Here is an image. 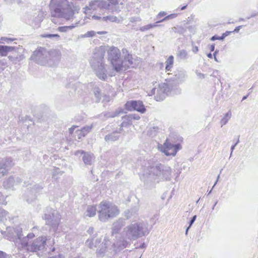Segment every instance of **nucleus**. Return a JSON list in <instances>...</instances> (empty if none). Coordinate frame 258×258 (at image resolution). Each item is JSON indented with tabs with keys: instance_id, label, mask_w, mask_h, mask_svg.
Masks as SVG:
<instances>
[{
	"instance_id": "nucleus-1",
	"label": "nucleus",
	"mask_w": 258,
	"mask_h": 258,
	"mask_svg": "<svg viewBox=\"0 0 258 258\" xmlns=\"http://www.w3.org/2000/svg\"><path fill=\"white\" fill-rule=\"evenodd\" d=\"M49 8L52 17L67 20L73 19L75 13H78L80 10L78 6H72L67 0H51Z\"/></svg>"
},
{
	"instance_id": "nucleus-2",
	"label": "nucleus",
	"mask_w": 258,
	"mask_h": 258,
	"mask_svg": "<svg viewBox=\"0 0 258 258\" xmlns=\"http://www.w3.org/2000/svg\"><path fill=\"white\" fill-rule=\"evenodd\" d=\"M105 53L104 47L95 48L90 61L91 68L96 76L103 81H105L107 78V71L104 62Z\"/></svg>"
},
{
	"instance_id": "nucleus-3",
	"label": "nucleus",
	"mask_w": 258,
	"mask_h": 258,
	"mask_svg": "<svg viewBox=\"0 0 258 258\" xmlns=\"http://www.w3.org/2000/svg\"><path fill=\"white\" fill-rule=\"evenodd\" d=\"M149 233L148 224L143 221L132 223L123 230V235L125 238L130 240H135Z\"/></svg>"
},
{
	"instance_id": "nucleus-4",
	"label": "nucleus",
	"mask_w": 258,
	"mask_h": 258,
	"mask_svg": "<svg viewBox=\"0 0 258 258\" xmlns=\"http://www.w3.org/2000/svg\"><path fill=\"white\" fill-rule=\"evenodd\" d=\"M171 172L172 169L169 166L161 163H153L147 168L150 177L157 182L170 180Z\"/></svg>"
},
{
	"instance_id": "nucleus-5",
	"label": "nucleus",
	"mask_w": 258,
	"mask_h": 258,
	"mask_svg": "<svg viewBox=\"0 0 258 258\" xmlns=\"http://www.w3.org/2000/svg\"><path fill=\"white\" fill-rule=\"evenodd\" d=\"M119 213L117 207L108 201H102L99 205L98 218L102 222H107L117 216Z\"/></svg>"
},
{
	"instance_id": "nucleus-6",
	"label": "nucleus",
	"mask_w": 258,
	"mask_h": 258,
	"mask_svg": "<svg viewBox=\"0 0 258 258\" xmlns=\"http://www.w3.org/2000/svg\"><path fill=\"white\" fill-rule=\"evenodd\" d=\"M108 59L114 70L117 72L121 71V53L119 49L116 47H111L108 51Z\"/></svg>"
},
{
	"instance_id": "nucleus-7",
	"label": "nucleus",
	"mask_w": 258,
	"mask_h": 258,
	"mask_svg": "<svg viewBox=\"0 0 258 258\" xmlns=\"http://www.w3.org/2000/svg\"><path fill=\"white\" fill-rule=\"evenodd\" d=\"M86 245L91 249L97 248L96 253L98 256H103L106 250V243L104 240L102 242L101 238L95 236V235L91 236L85 242Z\"/></svg>"
},
{
	"instance_id": "nucleus-8",
	"label": "nucleus",
	"mask_w": 258,
	"mask_h": 258,
	"mask_svg": "<svg viewBox=\"0 0 258 258\" xmlns=\"http://www.w3.org/2000/svg\"><path fill=\"white\" fill-rule=\"evenodd\" d=\"M49 52L43 47H39L34 51L31 56V59L41 65L48 63Z\"/></svg>"
},
{
	"instance_id": "nucleus-9",
	"label": "nucleus",
	"mask_w": 258,
	"mask_h": 258,
	"mask_svg": "<svg viewBox=\"0 0 258 258\" xmlns=\"http://www.w3.org/2000/svg\"><path fill=\"white\" fill-rule=\"evenodd\" d=\"M1 232L4 238L16 243L18 239H20V234L22 233V228L19 226L15 227H8L6 231L1 230Z\"/></svg>"
},
{
	"instance_id": "nucleus-10",
	"label": "nucleus",
	"mask_w": 258,
	"mask_h": 258,
	"mask_svg": "<svg viewBox=\"0 0 258 258\" xmlns=\"http://www.w3.org/2000/svg\"><path fill=\"white\" fill-rule=\"evenodd\" d=\"M181 148L180 144H173L167 139L163 145L158 146V149L166 156H174L177 152Z\"/></svg>"
},
{
	"instance_id": "nucleus-11",
	"label": "nucleus",
	"mask_w": 258,
	"mask_h": 258,
	"mask_svg": "<svg viewBox=\"0 0 258 258\" xmlns=\"http://www.w3.org/2000/svg\"><path fill=\"white\" fill-rule=\"evenodd\" d=\"M44 219L46 224L50 226L54 232L57 230L60 220V215L57 212L52 210L51 213L45 214Z\"/></svg>"
},
{
	"instance_id": "nucleus-12",
	"label": "nucleus",
	"mask_w": 258,
	"mask_h": 258,
	"mask_svg": "<svg viewBox=\"0 0 258 258\" xmlns=\"http://www.w3.org/2000/svg\"><path fill=\"white\" fill-rule=\"evenodd\" d=\"M125 108L129 111L136 110L142 113L145 112L146 109L142 101L140 100H131L125 104Z\"/></svg>"
},
{
	"instance_id": "nucleus-13",
	"label": "nucleus",
	"mask_w": 258,
	"mask_h": 258,
	"mask_svg": "<svg viewBox=\"0 0 258 258\" xmlns=\"http://www.w3.org/2000/svg\"><path fill=\"white\" fill-rule=\"evenodd\" d=\"M46 240L45 237H39L28 246V250L37 251L44 249L46 245Z\"/></svg>"
},
{
	"instance_id": "nucleus-14",
	"label": "nucleus",
	"mask_w": 258,
	"mask_h": 258,
	"mask_svg": "<svg viewBox=\"0 0 258 258\" xmlns=\"http://www.w3.org/2000/svg\"><path fill=\"white\" fill-rule=\"evenodd\" d=\"M172 89L170 84L162 83L159 85L157 94L155 96L157 101L163 100L166 95Z\"/></svg>"
},
{
	"instance_id": "nucleus-15",
	"label": "nucleus",
	"mask_w": 258,
	"mask_h": 258,
	"mask_svg": "<svg viewBox=\"0 0 258 258\" xmlns=\"http://www.w3.org/2000/svg\"><path fill=\"white\" fill-rule=\"evenodd\" d=\"M14 165V163L11 158L2 159L0 160V177L4 176Z\"/></svg>"
},
{
	"instance_id": "nucleus-16",
	"label": "nucleus",
	"mask_w": 258,
	"mask_h": 258,
	"mask_svg": "<svg viewBox=\"0 0 258 258\" xmlns=\"http://www.w3.org/2000/svg\"><path fill=\"white\" fill-rule=\"evenodd\" d=\"M30 188V190H29V188H28L25 197L26 201L29 203H31L36 199V194L42 189V187L38 184H34Z\"/></svg>"
},
{
	"instance_id": "nucleus-17",
	"label": "nucleus",
	"mask_w": 258,
	"mask_h": 258,
	"mask_svg": "<svg viewBox=\"0 0 258 258\" xmlns=\"http://www.w3.org/2000/svg\"><path fill=\"white\" fill-rule=\"evenodd\" d=\"M79 154L82 155V160L86 165H91L94 162L95 157L93 153L87 152L84 150H78L75 152V155L78 156Z\"/></svg>"
},
{
	"instance_id": "nucleus-18",
	"label": "nucleus",
	"mask_w": 258,
	"mask_h": 258,
	"mask_svg": "<svg viewBox=\"0 0 258 258\" xmlns=\"http://www.w3.org/2000/svg\"><path fill=\"white\" fill-rule=\"evenodd\" d=\"M87 8L93 10H96L98 9L109 10V4H107V2L104 1L94 0L89 3Z\"/></svg>"
},
{
	"instance_id": "nucleus-19",
	"label": "nucleus",
	"mask_w": 258,
	"mask_h": 258,
	"mask_svg": "<svg viewBox=\"0 0 258 258\" xmlns=\"http://www.w3.org/2000/svg\"><path fill=\"white\" fill-rule=\"evenodd\" d=\"M12 52V54L8 56V58L13 63H17L25 58L24 55L19 51V48L14 47V50Z\"/></svg>"
},
{
	"instance_id": "nucleus-20",
	"label": "nucleus",
	"mask_w": 258,
	"mask_h": 258,
	"mask_svg": "<svg viewBox=\"0 0 258 258\" xmlns=\"http://www.w3.org/2000/svg\"><path fill=\"white\" fill-rule=\"evenodd\" d=\"M187 77L186 72L182 68L177 69L175 72L173 81H176L177 83H181L185 81Z\"/></svg>"
},
{
	"instance_id": "nucleus-21",
	"label": "nucleus",
	"mask_w": 258,
	"mask_h": 258,
	"mask_svg": "<svg viewBox=\"0 0 258 258\" xmlns=\"http://www.w3.org/2000/svg\"><path fill=\"white\" fill-rule=\"evenodd\" d=\"M49 52V56L48 57V65H52L57 62L60 58V52L57 50H51Z\"/></svg>"
},
{
	"instance_id": "nucleus-22",
	"label": "nucleus",
	"mask_w": 258,
	"mask_h": 258,
	"mask_svg": "<svg viewBox=\"0 0 258 258\" xmlns=\"http://www.w3.org/2000/svg\"><path fill=\"white\" fill-rule=\"evenodd\" d=\"M125 220L121 218L114 221L112 224L111 228L112 234L118 233L122 228L125 226Z\"/></svg>"
},
{
	"instance_id": "nucleus-23",
	"label": "nucleus",
	"mask_w": 258,
	"mask_h": 258,
	"mask_svg": "<svg viewBox=\"0 0 258 258\" xmlns=\"http://www.w3.org/2000/svg\"><path fill=\"white\" fill-rule=\"evenodd\" d=\"M21 182V179L19 177H16V179L13 176H10L6 179L3 182V186L5 188H11L17 184L20 183Z\"/></svg>"
},
{
	"instance_id": "nucleus-24",
	"label": "nucleus",
	"mask_w": 258,
	"mask_h": 258,
	"mask_svg": "<svg viewBox=\"0 0 258 258\" xmlns=\"http://www.w3.org/2000/svg\"><path fill=\"white\" fill-rule=\"evenodd\" d=\"M121 71L125 70L126 68L133 64V60L131 54L124 55L123 60L121 59Z\"/></svg>"
},
{
	"instance_id": "nucleus-25",
	"label": "nucleus",
	"mask_w": 258,
	"mask_h": 258,
	"mask_svg": "<svg viewBox=\"0 0 258 258\" xmlns=\"http://www.w3.org/2000/svg\"><path fill=\"white\" fill-rule=\"evenodd\" d=\"M120 129L118 131H115L112 133L106 135L104 137V140L106 142H114L118 140L119 138V135L118 134L121 133Z\"/></svg>"
},
{
	"instance_id": "nucleus-26",
	"label": "nucleus",
	"mask_w": 258,
	"mask_h": 258,
	"mask_svg": "<svg viewBox=\"0 0 258 258\" xmlns=\"http://www.w3.org/2000/svg\"><path fill=\"white\" fill-rule=\"evenodd\" d=\"M14 50V47L6 45H0V55L2 56H7L8 52Z\"/></svg>"
},
{
	"instance_id": "nucleus-27",
	"label": "nucleus",
	"mask_w": 258,
	"mask_h": 258,
	"mask_svg": "<svg viewBox=\"0 0 258 258\" xmlns=\"http://www.w3.org/2000/svg\"><path fill=\"white\" fill-rule=\"evenodd\" d=\"M122 118L123 119V121L122 122L120 125V131H122L123 130V127H127L132 124V120L128 117L127 115L123 116Z\"/></svg>"
},
{
	"instance_id": "nucleus-28",
	"label": "nucleus",
	"mask_w": 258,
	"mask_h": 258,
	"mask_svg": "<svg viewBox=\"0 0 258 258\" xmlns=\"http://www.w3.org/2000/svg\"><path fill=\"white\" fill-rule=\"evenodd\" d=\"M123 112V109L121 108H118L117 109H116L114 111L106 113L104 114V116H106L107 117H114L118 116L120 114L122 113Z\"/></svg>"
},
{
	"instance_id": "nucleus-29",
	"label": "nucleus",
	"mask_w": 258,
	"mask_h": 258,
	"mask_svg": "<svg viewBox=\"0 0 258 258\" xmlns=\"http://www.w3.org/2000/svg\"><path fill=\"white\" fill-rule=\"evenodd\" d=\"M23 234L22 233L20 234V239H18V242L16 244H21L22 245V247H26L28 249V246L30 245L28 243V240L26 237H22Z\"/></svg>"
},
{
	"instance_id": "nucleus-30",
	"label": "nucleus",
	"mask_w": 258,
	"mask_h": 258,
	"mask_svg": "<svg viewBox=\"0 0 258 258\" xmlns=\"http://www.w3.org/2000/svg\"><path fill=\"white\" fill-rule=\"evenodd\" d=\"M186 29L181 26H176L171 28L170 32V33H178L179 34H183L186 32Z\"/></svg>"
},
{
	"instance_id": "nucleus-31",
	"label": "nucleus",
	"mask_w": 258,
	"mask_h": 258,
	"mask_svg": "<svg viewBox=\"0 0 258 258\" xmlns=\"http://www.w3.org/2000/svg\"><path fill=\"white\" fill-rule=\"evenodd\" d=\"M96 208L93 206H88L85 213L86 216L93 217L96 215Z\"/></svg>"
},
{
	"instance_id": "nucleus-32",
	"label": "nucleus",
	"mask_w": 258,
	"mask_h": 258,
	"mask_svg": "<svg viewBox=\"0 0 258 258\" xmlns=\"http://www.w3.org/2000/svg\"><path fill=\"white\" fill-rule=\"evenodd\" d=\"M231 116L232 113L230 111H229L225 114L224 116L221 119L220 121L221 127L225 125L228 122L229 120L231 118Z\"/></svg>"
},
{
	"instance_id": "nucleus-33",
	"label": "nucleus",
	"mask_w": 258,
	"mask_h": 258,
	"mask_svg": "<svg viewBox=\"0 0 258 258\" xmlns=\"http://www.w3.org/2000/svg\"><path fill=\"white\" fill-rule=\"evenodd\" d=\"M93 93L95 97V102L98 103L101 99V94L100 89L98 87H95L93 88Z\"/></svg>"
},
{
	"instance_id": "nucleus-34",
	"label": "nucleus",
	"mask_w": 258,
	"mask_h": 258,
	"mask_svg": "<svg viewBox=\"0 0 258 258\" xmlns=\"http://www.w3.org/2000/svg\"><path fill=\"white\" fill-rule=\"evenodd\" d=\"M102 21H110L112 22H117L119 23L120 21L117 19V18L113 15H109L106 17H103L102 18Z\"/></svg>"
},
{
	"instance_id": "nucleus-35",
	"label": "nucleus",
	"mask_w": 258,
	"mask_h": 258,
	"mask_svg": "<svg viewBox=\"0 0 258 258\" xmlns=\"http://www.w3.org/2000/svg\"><path fill=\"white\" fill-rule=\"evenodd\" d=\"M173 56L172 55L170 56L166 61V67L165 69L166 71H169L171 68L173 63Z\"/></svg>"
},
{
	"instance_id": "nucleus-36",
	"label": "nucleus",
	"mask_w": 258,
	"mask_h": 258,
	"mask_svg": "<svg viewBox=\"0 0 258 258\" xmlns=\"http://www.w3.org/2000/svg\"><path fill=\"white\" fill-rule=\"evenodd\" d=\"M92 126H87L82 128L81 130H78L77 132H80L81 136L85 137L87 134L92 130Z\"/></svg>"
},
{
	"instance_id": "nucleus-37",
	"label": "nucleus",
	"mask_w": 258,
	"mask_h": 258,
	"mask_svg": "<svg viewBox=\"0 0 258 258\" xmlns=\"http://www.w3.org/2000/svg\"><path fill=\"white\" fill-rule=\"evenodd\" d=\"M76 26L75 25H70V26H61L57 28V30L61 32H67L69 31V30H72L74 28H75Z\"/></svg>"
},
{
	"instance_id": "nucleus-38",
	"label": "nucleus",
	"mask_w": 258,
	"mask_h": 258,
	"mask_svg": "<svg viewBox=\"0 0 258 258\" xmlns=\"http://www.w3.org/2000/svg\"><path fill=\"white\" fill-rule=\"evenodd\" d=\"M41 36L43 38H48L55 40H58L60 38L59 35L56 34H44Z\"/></svg>"
},
{
	"instance_id": "nucleus-39",
	"label": "nucleus",
	"mask_w": 258,
	"mask_h": 258,
	"mask_svg": "<svg viewBox=\"0 0 258 258\" xmlns=\"http://www.w3.org/2000/svg\"><path fill=\"white\" fill-rule=\"evenodd\" d=\"M157 24V23H156V22L155 23L153 24H148V25H145L144 26L141 27L140 28V30L141 31H142V32H143V31H147L148 30L152 29L153 28H155V27H157V26H159Z\"/></svg>"
},
{
	"instance_id": "nucleus-40",
	"label": "nucleus",
	"mask_w": 258,
	"mask_h": 258,
	"mask_svg": "<svg viewBox=\"0 0 258 258\" xmlns=\"http://www.w3.org/2000/svg\"><path fill=\"white\" fill-rule=\"evenodd\" d=\"M8 213L6 210L0 208V221H4L7 220Z\"/></svg>"
},
{
	"instance_id": "nucleus-41",
	"label": "nucleus",
	"mask_w": 258,
	"mask_h": 258,
	"mask_svg": "<svg viewBox=\"0 0 258 258\" xmlns=\"http://www.w3.org/2000/svg\"><path fill=\"white\" fill-rule=\"evenodd\" d=\"M177 15L176 14H170L168 16H165L163 19H162L160 20H158V21L156 22V23L163 22L165 21H167V20H169L170 19H174V18H176L177 17Z\"/></svg>"
},
{
	"instance_id": "nucleus-42",
	"label": "nucleus",
	"mask_w": 258,
	"mask_h": 258,
	"mask_svg": "<svg viewBox=\"0 0 258 258\" xmlns=\"http://www.w3.org/2000/svg\"><path fill=\"white\" fill-rule=\"evenodd\" d=\"M197 216L195 215L191 219H190V221L189 222V226L187 227L186 230H185V235H187L188 231L190 229V227L192 226V225L195 222V220H196Z\"/></svg>"
},
{
	"instance_id": "nucleus-43",
	"label": "nucleus",
	"mask_w": 258,
	"mask_h": 258,
	"mask_svg": "<svg viewBox=\"0 0 258 258\" xmlns=\"http://www.w3.org/2000/svg\"><path fill=\"white\" fill-rule=\"evenodd\" d=\"M177 56L181 59H185L187 56V52L185 50H181L179 51Z\"/></svg>"
},
{
	"instance_id": "nucleus-44",
	"label": "nucleus",
	"mask_w": 258,
	"mask_h": 258,
	"mask_svg": "<svg viewBox=\"0 0 258 258\" xmlns=\"http://www.w3.org/2000/svg\"><path fill=\"white\" fill-rule=\"evenodd\" d=\"M7 66V62L4 59L0 60V72L4 71Z\"/></svg>"
},
{
	"instance_id": "nucleus-45",
	"label": "nucleus",
	"mask_w": 258,
	"mask_h": 258,
	"mask_svg": "<svg viewBox=\"0 0 258 258\" xmlns=\"http://www.w3.org/2000/svg\"><path fill=\"white\" fill-rule=\"evenodd\" d=\"M129 20L131 23H136L141 21L139 17H133L129 18Z\"/></svg>"
},
{
	"instance_id": "nucleus-46",
	"label": "nucleus",
	"mask_w": 258,
	"mask_h": 258,
	"mask_svg": "<svg viewBox=\"0 0 258 258\" xmlns=\"http://www.w3.org/2000/svg\"><path fill=\"white\" fill-rule=\"evenodd\" d=\"M224 39V36H223L222 35L221 36H218L216 35L213 36L211 38V40L212 41H215L216 40H223Z\"/></svg>"
},
{
	"instance_id": "nucleus-47",
	"label": "nucleus",
	"mask_w": 258,
	"mask_h": 258,
	"mask_svg": "<svg viewBox=\"0 0 258 258\" xmlns=\"http://www.w3.org/2000/svg\"><path fill=\"white\" fill-rule=\"evenodd\" d=\"M107 4H109V7L111 5L116 6L118 4V0H107ZM110 8H109V9Z\"/></svg>"
},
{
	"instance_id": "nucleus-48",
	"label": "nucleus",
	"mask_w": 258,
	"mask_h": 258,
	"mask_svg": "<svg viewBox=\"0 0 258 258\" xmlns=\"http://www.w3.org/2000/svg\"><path fill=\"white\" fill-rule=\"evenodd\" d=\"M127 115L128 116V117L131 119L132 121L133 119L139 120L140 118V117L139 115L135 114H130Z\"/></svg>"
},
{
	"instance_id": "nucleus-49",
	"label": "nucleus",
	"mask_w": 258,
	"mask_h": 258,
	"mask_svg": "<svg viewBox=\"0 0 258 258\" xmlns=\"http://www.w3.org/2000/svg\"><path fill=\"white\" fill-rule=\"evenodd\" d=\"M167 13L165 12H160L156 16V19L160 20V18L162 17L166 16Z\"/></svg>"
},
{
	"instance_id": "nucleus-50",
	"label": "nucleus",
	"mask_w": 258,
	"mask_h": 258,
	"mask_svg": "<svg viewBox=\"0 0 258 258\" xmlns=\"http://www.w3.org/2000/svg\"><path fill=\"white\" fill-rule=\"evenodd\" d=\"M96 34V32L93 31H88L85 34V36L87 37H93L94 36H95Z\"/></svg>"
},
{
	"instance_id": "nucleus-51",
	"label": "nucleus",
	"mask_w": 258,
	"mask_h": 258,
	"mask_svg": "<svg viewBox=\"0 0 258 258\" xmlns=\"http://www.w3.org/2000/svg\"><path fill=\"white\" fill-rule=\"evenodd\" d=\"M159 130V127H157V126H154V127H153L151 129V134H154V135H155V133L158 132V131Z\"/></svg>"
},
{
	"instance_id": "nucleus-52",
	"label": "nucleus",
	"mask_w": 258,
	"mask_h": 258,
	"mask_svg": "<svg viewBox=\"0 0 258 258\" xmlns=\"http://www.w3.org/2000/svg\"><path fill=\"white\" fill-rule=\"evenodd\" d=\"M2 40L6 41L7 43H9L10 42L13 41V39L11 38H8L6 37H2Z\"/></svg>"
},
{
	"instance_id": "nucleus-53",
	"label": "nucleus",
	"mask_w": 258,
	"mask_h": 258,
	"mask_svg": "<svg viewBox=\"0 0 258 258\" xmlns=\"http://www.w3.org/2000/svg\"><path fill=\"white\" fill-rule=\"evenodd\" d=\"M122 52L123 54V56L125 55H130V54L128 52V51L126 48H123L122 49Z\"/></svg>"
},
{
	"instance_id": "nucleus-54",
	"label": "nucleus",
	"mask_w": 258,
	"mask_h": 258,
	"mask_svg": "<svg viewBox=\"0 0 258 258\" xmlns=\"http://www.w3.org/2000/svg\"><path fill=\"white\" fill-rule=\"evenodd\" d=\"M0 258H7V254L2 251H0Z\"/></svg>"
},
{
	"instance_id": "nucleus-55",
	"label": "nucleus",
	"mask_w": 258,
	"mask_h": 258,
	"mask_svg": "<svg viewBox=\"0 0 258 258\" xmlns=\"http://www.w3.org/2000/svg\"><path fill=\"white\" fill-rule=\"evenodd\" d=\"M34 237V234L33 233H30L28 234L26 236V237L28 239H31L32 238H33Z\"/></svg>"
},
{
	"instance_id": "nucleus-56",
	"label": "nucleus",
	"mask_w": 258,
	"mask_h": 258,
	"mask_svg": "<svg viewBox=\"0 0 258 258\" xmlns=\"http://www.w3.org/2000/svg\"><path fill=\"white\" fill-rule=\"evenodd\" d=\"M93 231H94V228L91 227H89V228L87 230V232L90 234H92L93 233Z\"/></svg>"
},
{
	"instance_id": "nucleus-57",
	"label": "nucleus",
	"mask_w": 258,
	"mask_h": 258,
	"mask_svg": "<svg viewBox=\"0 0 258 258\" xmlns=\"http://www.w3.org/2000/svg\"><path fill=\"white\" fill-rule=\"evenodd\" d=\"M198 51H199V49L197 46H193L192 51L194 53H196L198 52Z\"/></svg>"
},
{
	"instance_id": "nucleus-58",
	"label": "nucleus",
	"mask_w": 258,
	"mask_h": 258,
	"mask_svg": "<svg viewBox=\"0 0 258 258\" xmlns=\"http://www.w3.org/2000/svg\"><path fill=\"white\" fill-rule=\"evenodd\" d=\"M76 127V126H73L71 128H69V133L70 134H72Z\"/></svg>"
},
{
	"instance_id": "nucleus-59",
	"label": "nucleus",
	"mask_w": 258,
	"mask_h": 258,
	"mask_svg": "<svg viewBox=\"0 0 258 258\" xmlns=\"http://www.w3.org/2000/svg\"><path fill=\"white\" fill-rule=\"evenodd\" d=\"M231 32H232L231 31H227L222 34V36H224V38H225L226 36L229 35Z\"/></svg>"
},
{
	"instance_id": "nucleus-60",
	"label": "nucleus",
	"mask_w": 258,
	"mask_h": 258,
	"mask_svg": "<svg viewBox=\"0 0 258 258\" xmlns=\"http://www.w3.org/2000/svg\"><path fill=\"white\" fill-rule=\"evenodd\" d=\"M210 50L211 52L214 51L215 50V44H213L210 46Z\"/></svg>"
},
{
	"instance_id": "nucleus-61",
	"label": "nucleus",
	"mask_w": 258,
	"mask_h": 258,
	"mask_svg": "<svg viewBox=\"0 0 258 258\" xmlns=\"http://www.w3.org/2000/svg\"><path fill=\"white\" fill-rule=\"evenodd\" d=\"M241 27H242L241 26H239L236 27L235 28L234 30L233 31V32L237 33L239 31V30L241 28Z\"/></svg>"
},
{
	"instance_id": "nucleus-62",
	"label": "nucleus",
	"mask_w": 258,
	"mask_h": 258,
	"mask_svg": "<svg viewBox=\"0 0 258 258\" xmlns=\"http://www.w3.org/2000/svg\"><path fill=\"white\" fill-rule=\"evenodd\" d=\"M103 101H106V102H108L109 101V97L107 95H104Z\"/></svg>"
},
{
	"instance_id": "nucleus-63",
	"label": "nucleus",
	"mask_w": 258,
	"mask_h": 258,
	"mask_svg": "<svg viewBox=\"0 0 258 258\" xmlns=\"http://www.w3.org/2000/svg\"><path fill=\"white\" fill-rule=\"evenodd\" d=\"M235 146H234V145H232V146L231 147V153H230V157L232 156V152H233V151H234V150L235 149Z\"/></svg>"
},
{
	"instance_id": "nucleus-64",
	"label": "nucleus",
	"mask_w": 258,
	"mask_h": 258,
	"mask_svg": "<svg viewBox=\"0 0 258 258\" xmlns=\"http://www.w3.org/2000/svg\"><path fill=\"white\" fill-rule=\"evenodd\" d=\"M92 18L94 19H101L102 20V18L101 17H98V16H93L92 17Z\"/></svg>"
}]
</instances>
